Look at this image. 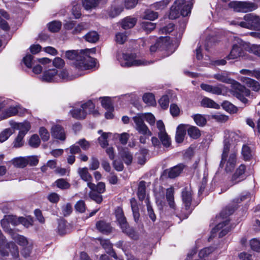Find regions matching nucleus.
Instances as JSON below:
<instances>
[{
    "mask_svg": "<svg viewBox=\"0 0 260 260\" xmlns=\"http://www.w3.org/2000/svg\"><path fill=\"white\" fill-rule=\"evenodd\" d=\"M141 25L143 29L147 32L151 31L156 27L155 23L148 21L142 22Z\"/></svg>",
    "mask_w": 260,
    "mask_h": 260,
    "instance_id": "nucleus-58",
    "label": "nucleus"
},
{
    "mask_svg": "<svg viewBox=\"0 0 260 260\" xmlns=\"http://www.w3.org/2000/svg\"><path fill=\"white\" fill-rule=\"evenodd\" d=\"M58 71L55 69L46 70L43 73L41 80L45 82H53L56 81V78Z\"/></svg>",
    "mask_w": 260,
    "mask_h": 260,
    "instance_id": "nucleus-16",
    "label": "nucleus"
},
{
    "mask_svg": "<svg viewBox=\"0 0 260 260\" xmlns=\"http://www.w3.org/2000/svg\"><path fill=\"white\" fill-rule=\"evenodd\" d=\"M78 173L82 179L85 181H91L92 179V176L89 173L86 167L79 168Z\"/></svg>",
    "mask_w": 260,
    "mask_h": 260,
    "instance_id": "nucleus-37",
    "label": "nucleus"
},
{
    "mask_svg": "<svg viewBox=\"0 0 260 260\" xmlns=\"http://www.w3.org/2000/svg\"><path fill=\"white\" fill-rule=\"evenodd\" d=\"M120 65L123 67H131L146 66L150 63L143 59H138L136 53H122L121 57L118 58Z\"/></svg>",
    "mask_w": 260,
    "mask_h": 260,
    "instance_id": "nucleus-4",
    "label": "nucleus"
},
{
    "mask_svg": "<svg viewBox=\"0 0 260 260\" xmlns=\"http://www.w3.org/2000/svg\"><path fill=\"white\" fill-rule=\"evenodd\" d=\"M23 61L27 68H30L35 64L36 60L34 59L31 55L27 54L23 57Z\"/></svg>",
    "mask_w": 260,
    "mask_h": 260,
    "instance_id": "nucleus-61",
    "label": "nucleus"
},
{
    "mask_svg": "<svg viewBox=\"0 0 260 260\" xmlns=\"http://www.w3.org/2000/svg\"><path fill=\"white\" fill-rule=\"evenodd\" d=\"M231 230V227L230 225V221L228 220L219 223L215 228H214L211 231V234L213 236V234L217 232L219 233V237L221 238L226 235Z\"/></svg>",
    "mask_w": 260,
    "mask_h": 260,
    "instance_id": "nucleus-14",
    "label": "nucleus"
},
{
    "mask_svg": "<svg viewBox=\"0 0 260 260\" xmlns=\"http://www.w3.org/2000/svg\"><path fill=\"white\" fill-rule=\"evenodd\" d=\"M1 225L4 231L8 232L10 235H11L14 231L11 229L9 227L10 223L8 222L7 217L5 216L4 218L1 220Z\"/></svg>",
    "mask_w": 260,
    "mask_h": 260,
    "instance_id": "nucleus-59",
    "label": "nucleus"
},
{
    "mask_svg": "<svg viewBox=\"0 0 260 260\" xmlns=\"http://www.w3.org/2000/svg\"><path fill=\"white\" fill-rule=\"evenodd\" d=\"M201 89L206 92L216 95L222 94V88L224 85L219 84L218 85H211L207 84L202 83L200 85Z\"/></svg>",
    "mask_w": 260,
    "mask_h": 260,
    "instance_id": "nucleus-17",
    "label": "nucleus"
},
{
    "mask_svg": "<svg viewBox=\"0 0 260 260\" xmlns=\"http://www.w3.org/2000/svg\"><path fill=\"white\" fill-rule=\"evenodd\" d=\"M25 136L24 133L22 132H19L18 136L15 139L13 142V146L14 148H19L23 145L24 141L23 138Z\"/></svg>",
    "mask_w": 260,
    "mask_h": 260,
    "instance_id": "nucleus-43",
    "label": "nucleus"
},
{
    "mask_svg": "<svg viewBox=\"0 0 260 260\" xmlns=\"http://www.w3.org/2000/svg\"><path fill=\"white\" fill-rule=\"evenodd\" d=\"M235 210V207L232 206H227L223 209L220 213V216L222 218H226L230 215L232 214Z\"/></svg>",
    "mask_w": 260,
    "mask_h": 260,
    "instance_id": "nucleus-57",
    "label": "nucleus"
},
{
    "mask_svg": "<svg viewBox=\"0 0 260 260\" xmlns=\"http://www.w3.org/2000/svg\"><path fill=\"white\" fill-rule=\"evenodd\" d=\"M61 26V23L60 21H53L48 24L49 30L53 32L59 31Z\"/></svg>",
    "mask_w": 260,
    "mask_h": 260,
    "instance_id": "nucleus-50",
    "label": "nucleus"
},
{
    "mask_svg": "<svg viewBox=\"0 0 260 260\" xmlns=\"http://www.w3.org/2000/svg\"><path fill=\"white\" fill-rule=\"evenodd\" d=\"M158 17V14L151 10H146L145 12L144 15L143 16V18L145 20H149L150 21H153Z\"/></svg>",
    "mask_w": 260,
    "mask_h": 260,
    "instance_id": "nucleus-52",
    "label": "nucleus"
},
{
    "mask_svg": "<svg viewBox=\"0 0 260 260\" xmlns=\"http://www.w3.org/2000/svg\"><path fill=\"white\" fill-rule=\"evenodd\" d=\"M214 250L212 247H206L201 250L198 255H196V249L192 250L187 255L188 260H205V258L211 253Z\"/></svg>",
    "mask_w": 260,
    "mask_h": 260,
    "instance_id": "nucleus-13",
    "label": "nucleus"
},
{
    "mask_svg": "<svg viewBox=\"0 0 260 260\" xmlns=\"http://www.w3.org/2000/svg\"><path fill=\"white\" fill-rule=\"evenodd\" d=\"M117 220L124 233L126 234L133 239L137 240L138 239L139 235L138 233L136 232L133 228L129 226L124 216L121 218H118Z\"/></svg>",
    "mask_w": 260,
    "mask_h": 260,
    "instance_id": "nucleus-11",
    "label": "nucleus"
},
{
    "mask_svg": "<svg viewBox=\"0 0 260 260\" xmlns=\"http://www.w3.org/2000/svg\"><path fill=\"white\" fill-rule=\"evenodd\" d=\"M12 163L17 168H23L28 164L27 158L23 157L15 158L12 160Z\"/></svg>",
    "mask_w": 260,
    "mask_h": 260,
    "instance_id": "nucleus-35",
    "label": "nucleus"
},
{
    "mask_svg": "<svg viewBox=\"0 0 260 260\" xmlns=\"http://www.w3.org/2000/svg\"><path fill=\"white\" fill-rule=\"evenodd\" d=\"M117 220L124 233L126 234L133 239L137 240L138 239L139 235L138 233L136 232L133 228L129 226L124 216L121 218H118Z\"/></svg>",
    "mask_w": 260,
    "mask_h": 260,
    "instance_id": "nucleus-12",
    "label": "nucleus"
},
{
    "mask_svg": "<svg viewBox=\"0 0 260 260\" xmlns=\"http://www.w3.org/2000/svg\"><path fill=\"white\" fill-rule=\"evenodd\" d=\"M222 106L224 109L229 112L234 113L237 111L236 107L228 101L223 102Z\"/></svg>",
    "mask_w": 260,
    "mask_h": 260,
    "instance_id": "nucleus-60",
    "label": "nucleus"
},
{
    "mask_svg": "<svg viewBox=\"0 0 260 260\" xmlns=\"http://www.w3.org/2000/svg\"><path fill=\"white\" fill-rule=\"evenodd\" d=\"M39 134L43 141H48L50 138V134L48 131L44 127H41L39 129Z\"/></svg>",
    "mask_w": 260,
    "mask_h": 260,
    "instance_id": "nucleus-63",
    "label": "nucleus"
},
{
    "mask_svg": "<svg viewBox=\"0 0 260 260\" xmlns=\"http://www.w3.org/2000/svg\"><path fill=\"white\" fill-rule=\"evenodd\" d=\"M85 40L89 43H94L99 39V35L95 31H91L87 33L84 36Z\"/></svg>",
    "mask_w": 260,
    "mask_h": 260,
    "instance_id": "nucleus-34",
    "label": "nucleus"
},
{
    "mask_svg": "<svg viewBox=\"0 0 260 260\" xmlns=\"http://www.w3.org/2000/svg\"><path fill=\"white\" fill-rule=\"evenodd\" d=\"M239 80L243 84L246 85L248 87L251 88L252 90L257 92L260 90V84L256 81L251 78L241 76Z\"/></svg>",
    "mask_w": 260,
    "mask_h": 260,
    "instance_id": "nucleus-19",
    "label": "nucleus"
},
{
    "mask_svg": "<svg viewBox=\"0 0 260 260\" xmlns=\"http://www.w3.org/2000/svg\"><path fill=\"white\" fill-rule=\"evenodd\" d=\"M192 117L196 123L200 126H204L207 122L206 118L201 114H197L192 116Z\"/></svg>",
    "mask_w": 260,
    "mask_h": 260,
    "instance_id": "nucleus-48",
    "label": "nucleus"
},
{
    "mask_svg": "<svg viewBox=\"0 0 260 260\" xmlns=\"http://www.w3.org/2000/svg\"><path fill=\"white\" fill-rule=\"evenodd\" d=\"M225 139L227 140L228 141H230V142H234L236 141H238L240 140V137L234 132H231L229 131H226L225 132Z\"/></svg>",
    "mask_w": 260,
    "mask_h": 260,
    "instance_id": "nucleus-41",
    "label": "nucleus"
},
{
    "mask_svg": "<svg viewBox=\"0 0 260 260\" xmlns=\"http://www.w3.org/2000/svg\"><path fill=\"white\" fill-rule=\"evenodd\" d=\"M173 45L170 43L169 37H160L154 45L151 46L150 51L151 52H155L158 49L166 50L169 52L168 55H170L174 51L171 50Z\"/></svg>",
    "mask_w": 260,
    "mask_h": 260,
    "instance_id": "nucleus-8",
    "label": "nucleus"
},
{
    "mask_svg": "<svg viewBox=\"0 0 260 260\" xmlns=\"http://www.w3.org/2000/svg\"><path fill=\"white\" fill-rule=\"evenodd\" d=\"M145 203L147 206V210L148 215L149 218L151 219L153 222H154L156 220V215L152 209L150 201L148 198H147L145 200Z\"/></svg>",
    "mask_w": 260,
    "mask_h": 260,
    "instance_id": "nucleus-49",
    "label": "nucleus"
},
{
    "mask_svg": "<svg viewBox=\"0 0 260 260\" xmlns=\"http://www.w3.org/2000/svg\"><path fill=\"white\" fill-rule=\"evenodd\" d=\"M131 203L134 220L136 222H138L140 217V213L135 200L134 199H132Z\"/></svg>",
    "mask_w": 260,
    "mask_h": 260,
    "instance_id": "nucleus-42",
    "label": "nucleus"
},
{
    "mask_svg": "<svg viewBox=\"0 0 260 260\" xmlns=\"http://www.w3.org/2000/svg\"><path fill=\"white\" fill-rule=\"evenodd\" d=\"M11 125L14 128L19 129V132L23 133L24 135L26 134L30 128V123L28 121H24L20 123L14 122L13 124L12 123Z\"/></svg>",
    "mask_w": 260,
    "mask_h": 260,
    "instance_id": "nucleus-22",
    "label": "nucleus"
},
{
    "mask_svg": "<svg viewBox=\"0 0 260 260\" xmlns=\"http://www.w3.org/2000/svg\"><path fill=\"white\" fill-rule=\"evenodd\" d=\"M233 5L234 7L239 9V11L247 12L252 11L257 8L256 5L253 3L246 2H235Z\"/></svg>",
    "mask_w": 260,
    "mask_h": 260,
    "instance_id": "nucleus-18",
    "label": "nucleus"
},
{
    "mask_svg": "<svg viewBox=\"0 0 260 260\" xmlns=\"http://www.w3.org/2000/svg\"><path fill=\"white\" fill-rule=\"evenodd\" d=\"M148 150L145 148H142L140 152L137 154L138 162L140 165H144L147 160Z\"/></svg>",
    "mask_w": 260,
    "mask_h": 260,
    "instance_id": "nucleus-38",
    "label": "nucleus"
},
{
    "mask_svg": "<svg viewBox=\"0 0 260 260\" xmlns=\"http://www.w3.org/2000/svg\"><path fill=\"white\" fill-rule=\"evenodd\" d=\"M246 167L244 165H241L237 169L235 173L232 176L231 179V185H233L245 179V171Z\"/></svg>",
    "mask_w": 260,
    "mask_h": 260,
    "instance_id": "nucleus-15",
    "label": "nucleus"
},
{
    "mask_svg": "<svg viewBox=\"0 0 260 260\" xmlns=\"http://www.w3.org/2000/svg\"><path fill=\"white\" fill-rule=\"evenodd\" d=\"M101 104L107 110H114V107L111 103V101L109 97H104L102 99Z\"/></svg>",
    "mask_w": 260,
    "mask_h": 260,
    "instance_id": "nucleus-55",
    "label": "nucleus"
},
{
    "mask_svg": "<svg viewBox=\"0 0 260 260\" xmlns=\"http://www.w3.org/2000/svg\"><path fill=\"white\" fill-rule=\"evenodd\" d=\"M142 116L143 115L137 114L133 118L136 124V129L141 135L151 136L152 133L145 124Z\"/></svg>",
    "mask_w": 260,
    "mask_h": 260,
    "instance_id": "nucleus-9",
    "label": "nucleus"
},
{
    "mask_svg": "<svg viewBox=\"0 0 260 260\" xmlns=\"http://www.w3.org/2000/svg\"><path fill=\"white\" fill-rule=\"evenodd\" d=\"M96 227L100 232L103 234H108L111 231L110 225L104 221L97 222Z\"/></svg>",
    "mask_w": 260,
    "mask_h": 260,
    "instance_id": "nucleus-31",
    "label": "nucleus"
},
{
    "mask_svg": "<svg viewBox=\"0 0 260 260\" xmlns=\"http://www.w3.org/2000/svg\"><path fill=\"white\" fill-rule=\"evenodd\" d=\"M90 50H69L66 52V57L74 61L75 67L79 70H87L95 67V59L89 56Z\"/></svg>",
    "mask_w": 260,
    "mask_h": 260,
    "instance_id": "nucleus-1",
    "label": "nucleus"
},
{
    "mask_svg": "<svg viewBox=\"0 0 260 260\" xmlns=\"http://www.w3.org/2000/svg\"><path fill=\"white\" fill-rule=\"evenodd\" d=\"M2 17L8 19L9 18V14L4 10L0 9V27L4 30H8L10 27L6 20H4Z\"/></svg>",
    "mask_w": 260,
    "mask_h": 260,
    "instance_id": "nucleus-30",
    "label": "nucleus"
},
{
    "mask_svg": "<svg viewBox=\"0 0 260 260\" xmlns=\"http://www.w3.org/2000/svg\"><path fill=\"white\" fill-rule=\"evenodd\" d=\"M184 166L182 164H180L171 168L168 171V177L170 178H175L178 176L182 171Z\"/></svg>",
    "mask_w": 260,
    "mask_h": 260,
    "instance_id": "nucleus-23",
    "label": "nucleus"
},
{
    "mask_svg": "<svg viewBox=\"0 0 260 260\" xmlns=\"http://www.w3.org/2000/svg\"><path fill=\"white\" fill-rule=\"evenodd\" d=\"M82 6L86 10H91L96 8L101 0H81Z\"/></svg>",
    "mask_w": 260,
    "mask_h": 260,
    "instance_id": "nucleus-28",
    "label": "nucleus"
},
{
    "mask_svg": "<svg viewBox=\"0 0 260 260\" xmlns=\"http://www.w3.org/2000/svg\"><path fill=\"white\" fill-rule=\"evenodd\" d=\"M188 135L192 139H197L201 136L200 131L198 128L192 126L187 129Z\"/></svg>",
    "mask_w": 260,
    "mask_h": 260,
    "instance_id": "nucleus-46",
    "label": "nucleus"
},
{
    "mask_svg": "<svg viewBox=\"0 0 260 260\" xmlns=\"http://www.w3.org/2000/svg\"><path fill=\"white\" fill-rule=\"evenodd\" d=\"M191 5L189 2L186 4L185 0H176L170 9L169 18L175 19L180 15L183 17L187 16L191 12Z\"/></svg>",
    "mask_w": 260,
    "mask_h": 260,
    "instance_id": "nucleus-3",
    "label": "nucleus"
},
{
    "mask_svg": "<svg viewBox=\"0 0 260 260\" xmlns=\"http://www.w3.org/2000/svg\"><path fill=\"white\" fill-rule=\"evenodd\" d=\"M192 192L190 188L185 187L182 191V200L186 210L190 208L192 201Z\"/></svg>",
    "mask_w": 260,
    "mask_h": 260,
    "instance_id": "nucleus-20",
    "label": "nucleus"
},
{
    "mask_svg": "<svg viewBox=\"0 0 260 260\" xmlns=\"http://www.w3.org/2000/svg\"><path fill=\"white\" fill-rule=\"evenodd\" d=\"M94 104L91 101H88L86 103L83 104L80 108H75L70 111V113L73 117L77 119H84L87 113H93L95 112L94 109Z\"/></svg>",
    "mask_w": 260,
    "mask_h": 260,
    "instance_id": "nucleus-6",
    "label": "nucleus"
},
{
    "mask_svg": "<svg viewBox=\"0 0 260 260\" xmlns=\"http://www.w3.org/2000/svg\"><path fill=\"white\" fill-rule=\"evenodd\" d=\"M137 19L134 17H127L121 21V27L124 29H127L133 27L136 24Z\"/></svg>",
    "mask_w": 260,
    "mask_h": 260,
    "instance_id": "nucleus-27",
    "label": "nucleus"
},
{
    "mask_svg": "<svg viewBox=\"0 0 260 260\" xmlns=\"http://www.w3.org/2000/svg\"><path fill=\"white\" fill-rule=\"evenodd\" d=\"M146 183L144 181L140 182L138 188L137 195L140 200L143 201L146 197Z\"/></svg>",
    "mask_w": 260,
    "mask_h": 260,
    "instance_id": "nucleus-33",
    "label": "nucleus"
},
{
    "mask_svg": "<svg viewBox=\"0 0 260 260\" xmlns=\"http://www.w3.org/2000/svg\"><path fill=\"white\" fill-rule=\"evenodd\" d=\"M201 105L202 106L205 107L212 108L215 109H218L219 108L218 104H216L212 100L208 98H205L202 100L201 102Z\"/></svg>",
    "mask_w": 260,
    "mask_h": 260,
    "instance_id": "nucleus-40",
    "label": "nucleus"
},
{
    "mask_svg": "<svg viewBox=\"0 0 260 260\" xmlns=\"http://www.w3.org/2000/svg\"><path fill=\"white\" fill-rule=\"evenodd\" d=\"M13 131L10 128H6L0 133V143H3L13 134Z\"/></svg>",
    "mask_w": 260,
    "mask_h": 260,
    "instance_id": "nucleus-47",
    "label": "nucleus"
},
{
    "mask_svg": "<svg viewBox=\"0 0 260 260\" xmlns=\"http://www.w3.org/2000/svg\"><path fill=\"white\" fill-rule=\"evenodd\" d=\"M213 77L220 82L231 84L232 88L230 90V93L243 104H246L248 103V101L245 96L250 95V90L246 88L238 82L230 79L227 73L221 72L217 73L214 74Z\"/></svg>",
    "mask_w": 260,
    "mask_h": 260,
    "instance_id": "nucleus-2",
    "label": "nucleus"
},
{
    "mask_svg": "<svg viewBox=\"0 0 260 260\" xmlns=\"http://www.w3.org/2000/svg\"><path fill=\"white\" fill-rule=\"evenodd\" d=\"M57 232L59 235H63L67 233V223L63 220L58 222Z\"/></svg>",
    "mask_w": 260,
    "mask_h": 260,
    "instance_id": "nucleus-56",
    "label": "nucleus"
},
{
    "mask_svg": "<svg viewBox=\"0 0 260 260\" xmlns=\"http://www.w3.org/2000/svg\"><path fill=\"white\" fill-rule=\"evenodd\" d=\"M237 162V154L235 152L231 153L229 157H224L223 162L221 165V160L219 165L220 168H224L226 172H232L235 167Z\"/></svg>",
    "mask_w": 260,
    "mask_h": 260,
    "instance_id": "nucleus-10",
    "label": "nucleus"
},
{
    "mask_svg": "<svg viewBox=\"0 0 260 260\" xmlns=\"http://www.w3.org/2000/svg\"><path fill=\"white\" fill-rule=\"evenodd\" d=\"M51 135L55 139L64 141L66 135L63 128L59 125H54L51 128Z\"/></svg>",
    "mask_w": 260,
    "mask_h": 260,
    "instance_id": "nucleus-21",
    "label": "nucleus"
},
{
    "mask_svg": "<svg viewBox=\"0 0 260 260\" xmlns=\"http://www.w3.org/2000/svg\"><path fill=\"white\" fill-rule=\"evenodd\" d=\"M55 183L57 187L61 189H67L70 187V184L63 178L57 179Z\"/></svg>",
    "mask_w": 260,
    "mask_h": 260,
    "instance_id": "nucleus-53",
    "label": "nucleus"
},
{
    "mask_svg": "<svg viewBox=\"0 0 260 260\" xmlns=\"http://www.w3.org/2000/svg\"><path fill=\"white\" fill-rule=\"evenodd\" d=\"M99 134L102 133V135L101 137H100L98 139L99 143L100 145L103 147L104 148L108 146V143L107 141V138L108 137V135L111 134V133H103L102 131L100 130L98 131Z\"/></svg>",
    "mask_w": 260,
    "mask_h": 260,
    "instance_id": "nucleus-45",
    "label": "nucleus"
},
{
    "mask_svg": "<svg viewBox=\"0 0 260 260\" xmlns=\"http://www.w3.org/2000/svg\"><path fill=\"white\" fill-rule=\"evenodd\" d=\"M186 135V128L184 125H179L177 128L175 136V140L177 143H180L183 141Z\"/></svg>",
    "mask_w": 260,
    "mask_h": 260,
    "instance_id": "nucleus-25",
    "label": "nucleus"
},
{
    "mask_svg": "<svg viewBox=\"0 0 260 260\" xmlns=\"http://www.w3.org/2000/svg\"><path fill=\"white\" fill-rule=\"evenodd\" d=\"M158 136L161 142L160 143L164 147L168 148L171 145V138L166 132L161 134H158Z\"/></svg>",
    "mask_w": 260,
    "mask_h": 260,
    "instance_id": "nucleus-39",
    "label": "nucleus"
},
{
    "mask_svg": "<svg viewBox=\"0 0 260 260\" xmlns=\"http://www.w3.org/2000/svg\"><path fill=\"white\" fill-rule=\"evenodd\" d=\"M7 248L9 250L13 260H20L18 248L15 243L13 242L9 243L7 244Z\"/></svg>",
    "mask_w": 260,
    "mask_h": 260,
    "instance_id": "nucleus-26",
    "label": "nucleus"
},
{
    "mask_svg": "<svg viewBox=\"0 0 260 260\" xmlns=\"http://www.w3.org/2000/svg\"><path fill=\"white\" fill-rule=\"evenodd\" d=\"M127 36L125 32H118L115 35V41L120 44H123L127 40Z\"/></svg>",
    "mask_w": 260,
    "mask_h": 260,
    "instance_id": "nucleus-62",
    "label": "nucleus"
},
{
    "mask_svg": "<svg viewBox=\"0 0 260 260\" xmlns=\"http://www.w3.org/2000/svg\"><path fill=\"white\" fill-rule=\"evenodd\" d=\"M166 199L169 205L172 209H175V203L174 202V188L171 187L166 190Z\"/></svg>",
    "mask_w": 260,
    "mask_h": 260,
    "instance_id": "nucleus-24",
    "label": "nucleus"
},
{
    "mask_svg": "<svg viewBox=\"0 0 260 260\" xmlns=\"http://www.w3.org/2000/svg\"><path fill=\"white\" fill-rule=\"evenodd\" d=\"M119 154L126 165H128L132 163L133 155L129 152L127 149H122L119 152Z\"/></svg>",
    "mask_w": 260,
    "mask_h": 260,
    "instance_id": "nucleus-29",
    "label": "nucleus"
},
{
    "mask_svg": "<svg viewBox=\"0 0 260 260\" xmlns=\"http://www.w3.org/2000/svg\"><path fill=\"white\" fill-rule=\"evenodd\" d=\"M242 154L245 160H248L251 158V151L248 146L243 145L242 149Z\"/></svg>",
    "mask_w": 260,
    "mask_h": 260,
    "instance_id": "nucleus-54",
    "label": "nucleus"
},
{
    "mask_svg": "<svg viewBox=\"0 0 260 260\" xmlns=\"http://www.w3.org/2000/svg\"><path fill=\"white\" fill-rule=\"evenodd\" d=\"M123 11V8L121 6L112 7L109 10L108 15L111 18H114L118 16Z\"/></svg>",
    "mask_w": 260,
    "mask_h": 260,
    "instance_id": "nucleus-51",
    "label": "nucleus"
},
{
    "mask_svg": "<svg viewBox=\"0 0 260 260\" xmlns=\"http://www.w3.org/2000/svg\"><path fill=\"white\" fill-rule=\"evenodd\" d=\"M143 100L148 105L153 106L156 104L154 95L151 93H146L143 96Z\"/></svg>",
    "mask_w": 260,
    "mask_h": 260,
    "instance_id": "nucleus-44",
    "label": "nucleus"
},
{
    "mask_svg": "<svg viewBox=\"0 0 260 260\" xmlns=\"http://www.w3.org/2000/svg\"><path fill=\"white\" fill-rule=\"evenodd\" d=\"M155 197L157 205L162 207L165 204V192L162 188H160L155 192Z\"/></svg>",
    "mask_w": 260,
    "mask_h": 260,
    "instance_id": "nucleus-32",
    "label": "nucleus"
},
{
    "mask_svg": "<svg viewBox=\"0 0 260 260\" xmlns=\"http://www.w3.org/2000/svg\"><path fill=\"white\" fill-rule=\"evenodd\" d=\"M243 20L240 22L233 21L231 23L249 29L260 31V17L252 13L247 14L244 16Z\"/></svg>",
    "mask_w": 260,
    "mask_h": 260,
    "instance_id": "nucleus-5",
    "label": "nucleus"
},
{
    "mask_svg": "<svg viewBox=\"0 0 260 260\" xmlns=\"http://www.w3.org/2000/svg\"><path fill=\"white\" fill-rule=\"evenodd\" d=\"M12 238L15 240L19 245L24 246L27 245L28 241L26 238L20 235H19L15 232H14L11 235Z\"/></svg>",
    "mask_w": 260,
    "mask_h": 260,
    "instance_id": "nucleus-36",
    "label": "nucleus"
},
{
    "mask_svg": "<svg viewBox=\"0 0 260 260\" xmlns=\"http://www.w3.org/2000/svg\"><path fill=\"white\" fill-rule=\"evenodd\" d=\"M249 244L253 250L260 252V241L254 238L250 241Z\"/></svg>",
    "mask_w": 260,
    "mask_h": 260,
    "instance_id": "nucleus-64",
    "label": "nucleus"
},
{
    "mask_svg": "<svg viewBox=\"0 0 260 260\" xmlns=\"http://www.w3.org/2000/svg\"><path fill=\"white\" fill-rule=\"evenodd\" d=\"M243 42L241 39L237 37H234L232 50L226 58L228 59H234L242 56L243 54Z\"/></svg>",
    "mask_w": 260,
    "mask_h": 260,
    "instance_id": "nucleus-7",
    "label": "nucleus"
}]
</instances>
